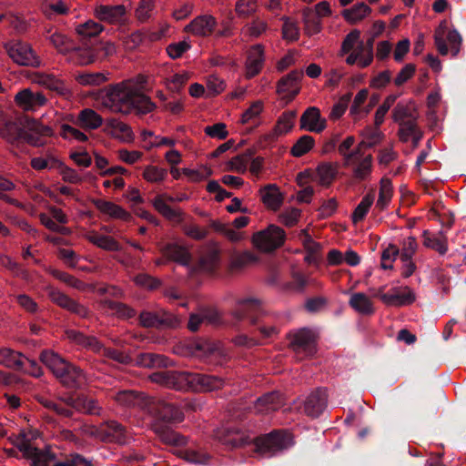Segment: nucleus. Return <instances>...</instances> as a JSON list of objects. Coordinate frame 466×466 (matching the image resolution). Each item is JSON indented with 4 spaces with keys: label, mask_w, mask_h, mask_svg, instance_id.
<instances>
[{
    "label": "nucleus",
    "mask_w": 466,
    "mask_h": 466,
    "mask_svg": "<svg viewBox=\"0 0 466 466\" xmlns=\"http://www.w3.org/2000/svg\"><path fill=\"white\" fill-rule=\"evenodd\" d=\"M368 96L369 91L367 89H361L356 94L353 103L350 108V114L355 121L362 118V106L366 102Z\"/></svg>",
    "instance_id": "4d7b16f0"
},
{
    "label": "nucleus",
    "mask_w": 466,
    "mask_h": 466,
    "mask_svg": "<svg viewBox=\"0 0 466 466\" xmlns=\"http://www.w3.org/2000/svg\"><path fill=\"white\" fill-rule=\"evenodd\" d=\"M65 402L72 409L91 415H98L101 411V407L96 400L84 395L68 397L65 400Z\"/></svg>",
    "instance_id": "bb28decb"
},
{
    "label": "nucleus",
    "mask_w": 466,
    "mask_h": 466,
    "mask_svg": "<svg viewBox=\"0 0 466 466\" xmlns=\"http://www.w3.org/2000/svg\"><path fill=\"white\" fill-rule=\"evenodd\" d=\"M5 48L9 56L18 65L34 67L41 65L39 57L27 43L13 41L7 44Z\"/></svg>",
    "instance_id": "ddd939ff"
},
{
    "label": "nucleus",
    "mask_w": 466,
    "mask_h": 466,
    "mask_svg": "<svg viewBox=\"0 0 466 466\" xmlns=\"http://www.w3.org/2000/svg\"><path fill=\"white\" fill-rule=\"evenodd\" d=\"M258 9V0H237L235 13L238 18H248L253 16Z\"/></svg>",
    "instance_id": "de8ad7c7"
},
{
    "label": "nucleus",
    "mask_w": 466,
    "mask_h": 466,
    "mask_svg": "<svg viewBox=\"0 0 466 466\" xmlns=\"http://www.w3.org/2000/svg\"><path fill=\"white\" fill-rule=\"evenodd\" d=\"M263 111V103L259 100L255 101L250 106L245 110L241 116V123L248 124L254 123Z\"/></svg>",
    "instance_id": "69168bd1"
},
{
    "label": "nucleus",
    "mask_w": 466,
    "mask_h": 466,
    "mask_svg": "<svg viewBox=\"0 0 466 466\" xmlns=\"http://www.w3.org/2000/svg\"><path fill=\"white\" fill-rule=\"evenodd\" d=\"M139 321L146 328L174 326L178 323V320L172 314L165 310L159 312L142 311L139 315Z\"/></svg>",
    "instance_id": "4be33fe9"
},
{
    "label": "nucleus",
    "mask_w": 466,
    "mask_h": 466,
    "mask_svg": "<svg viewBox=\"0 0 466 466\" xmlns=\"http://www.w3.org/2000/svg\"><path fill=\"white\" fill-rule=\"evenodd\" d=\"M114 400L121 406L131 407L145 404L146 399L134 390H121L114 396ZM145 405H143V408Z\"/></svg>",
    "instance_id": "a18cd8bd"
},
{
    "label": "nucleus",
    "mask_w": 466,
    "mask_h": 466,
    "mask_svg": "<svg viewBox=\"0 0 466 466\" xmlns=\"http://www.w3.org/2000/svg\"><path fill=\"white\" fill-rule=\"evenodd\" d=\"M360 136L362 140L357 147L364 149L366 147H372L379 144L382 138V133L380 131L379 127H366L361 132Z\"/></svg>",
    "instance_id": "c03bdc74"
},
{
    "label": "nucleus",
    "mask_w": 466,
    "mask_h": 466,
    "mask_svg": "<svg viewBox=\"0 0 466 466\" xmlns=\"http://www.w3.org/2000/svg\"><path fill=\"white\" fill-rule=\"evenodd\" d=\"M286 238L285 231L276 226L269 225L267 228L256 232L252 236V244L256 248L264 253H269L280 248Z\"/></svg>",
    "instance_id": "9d476101"
},
{
    "label": "nucleus",
    "mask_w": 466,
    "mask_h": 466,
    "mask_svg": "<svg viewBox=\"0 0 466 466\" xmlns=\"http://www.w3.org/2000/svg\"><path fill=\"white\" fill-rule=\"evenodd\" d=\"M49 40L55 48L60 53H69L73 48V44L69 38L60 32L55 31L49 36Z\"/></svg>",
    "instance_id": "e2e57ef3"
},
{
    "label": "nucleus",
    "mask_w": 466,
    "mask_h": 466,
    "mask_svg": "<svg viewBox=\"0 0 466 466\" xmlns=\"http://www.w3.org/2000/svg\"><path fill=\"white\" fill-rule=\"evenodd\" d=\"M47 296L58 307L83 319L89 317L90 311L85 305L71 299L59 289L48 288Z\"/></svg>",
    "instance_id": "dca6fc26"
},
{
    "label": "nucleus",
    "mask_w": 466,
    "mask_h": 466,
    "mask_svg": "<svg viewBox=\"0 0 466 466\" xmlns=\"http://www.w3.org/2000/svg\"><path fill=\"white\" fill-rule=\"evenodd\" d=\"M260 197L264 205L272 210H278L283 202V197L276 185L270 184L260 189Z\"/></svg>",
    "instance_id": "c9c22d12"
},
{
    "label": "nucleus",
    "mask_w": 466,
    "mask_h": 466,
    "mask_svg": "<svg viewBox=\"0 0 466 466\" xmlns=\"http://www.w3.org/2000/svg\"><path fill=\"white\" fill-rule=\"evenodd\" d=\"M327 390L319 389L308 396L304 402V412L310 417H318L327 406Z\"/></svg>",
    "instance_id": "b1692460"
},
{
    "label": "nucleus",
    "mask_w": 466,
    "mask_h": 466,
    "mask_svg": "<svg viewBox=\"0 0 466 466\" xmlns=\"http://www.w3.org/2000/svg\"><path fill=\"white\" fill-rule=\"evenodd\" d=\"M289 346L297 354L305 356L312 355L315 352L316 335L307 328L293 330L289 335Z\"/></svg>",
    "instance_id": "4468645a"
},
{
    "label": "nucleus",
    "mask_w": 466,
    "mask_h": 466,
    "mask_svg": "<svg viewBox=\"0 0 466 466\" xmlns=\"http://www.w3.org/2000/svg\"><path fill=\"white\" fill-rule=\"evenodd\" d=\"M86 238L98 248L108 251H118L121 249L119 243L112 237L100 235L96 232H91L86 236Z\"/></svg>",
    "instance_id": "a19ab883"
},
{
    "label": "nucleus",
    "mask_w": 466,
    "mask_h": 466,
    "mask_svg": "<svg viewBox=\"0 0 466 466\" xmlns=\"http://www.w3.org/2000/svg\"><path fill=\"white\" fill-rule=\"evenodd\" d=\"M283 405V400L278 392H269L258 398L254 404L257 413L268 414L279 410Z\"/></svg>",
    "instance_id": "c85d7f7f"
},
{
    "label": "nucleus",
    "mask_w": 466,
    "mask_h": 466,
    "mask_svg": "<svg viewBox=\"0 0 466 466\" xmlns=\"http://www.w3.org/2000/svg\"><path fill=\"white\" fill-rule=\"evenodd\" d=\"M104 29V26L93 20H88L83 24H80L76 26V33L85 37L91 38L99 35Z\"/></svg>",
    "instance_id": "864d4df0"
},
{
    "label": "nucleus",
    "mask_w": 466,
    "mask_h": 466,
    "mask_svg": "<svg viewBox=\"0 0 466 466\" xmlns=\"http://www.w3.org/2000/svg\"><path fill=\"white\" fill-rule=\"evenodd\" d=\"M96 431L97 436L104 441L125 444L130 440L129 433L125 427L115 420L102 424Z\"/></svg>",
    "instance_id": "f3484780"
},
{
    "label": "nucleus",
    "mask_w": 466,
    "mask_h": 466,
    "mask_svg": "<svg viewBox=\"0 0 466 466\" xmlns=\"http://www.w3.org/2000/svg\"><path fill=\"white\" fill-rule=\"evenodd\" d=\"M155 7L154 0H139L136 8L135 15L138 21L144 23L151 16V12Z\"/></svg>",
    "instance_id": "338daca9"
},
{
    "label": "nucleus",
    "mask_w": 466,
    "mask_h": 466,
    "mask_svg": "<svg viewBox=\"0 0 466 466\" xmlns=\"http://www.w3.org/2000/svg\"><path fill=\"white\" fill-rule=\"evenodd\" d=\"M373 202L374 195L372 193H369L362 198L361 201L356 207L351 216L354 224H357L364 219Z\"/></svg>",
    "instance_id": "603ef678"
},
{
    "label": "nucleus",
    "mask_w": 466,
    "mask_h": 466,
    "mask_svg": "<svg viewBox=\"0 0 466 466\" xmlns=\"http://www.w3.org/2000/svg\"><path fill=\"white\" fill-rule=\"evenodd\" d=\"M349 54L346 63L350 66L357 64L360 68L368 67L373 61L374 55L368 58V50L360 38V31L354 29L343 39L340 47V56Z\"/></svg>",
    "instance_id": "423d86ee"
},
{
    "label": "nucleus",
    "mask_w": 466,
    "mask_h": 466,
    "mask_svg": "<svg viewBox=\"0 0 466 466\" xmlns=\"http://www.w3.org/2000/svg\"><path fill=\"white\" fill-rule=\"evenodd\" d=\"M371 294V292L370 291ZM371 295L368 296L363 292H354L350 295L349 304L358 313L362 315H372L375 312Z\"/></svg>",
    "instance_id": "473e14b6"
},
{
    "label": "nucleus",
    "mask_w": 466,
    "mask_h": 466,
    "mask_svg": "<svg viewBox=\"0 0 466 466\" xmlns=\"http://www.w3.org/2000/svg\"><path fill=\"white\" fill-rule=\"evenodd\" d=\"M434 43L441 56L451 53L455 57L460 53L462 37L457 30L448 29L447 22L442 21L434 32Z\"/></svg>",
    "instance_id": "6e6552de"
},
{
    "label": "nucleus",
    "mask_w": 466,
    "mask_h": 466,
    "mask_svg": "<svg viewBox=\"0 0 466 466\" xmlns=\"http://www.w3.org/2000/svg\"><path fill=\"white\" fill-rule=\"evenodd\" d=\"M66 339L87 350L96 354L102 355L105 346L94 336H86L76 329H67L66 331Z\"/></svg>",
    "instance_id": "412c9836"
},
{
    "label": "nucleus",
    "mask_w": 466,
    "mask_h": 466,
    "mask_svg": "<svg viewBox=\"0 0 466 466\" xmlns=\"http://www.w3.org/2000/svg\"><path fill=\"white\" fill-rule=\"evenodd\" d=\"M217 26V19L211 15H202L195 17L186 25L185 31L196 36H208Z\"/></svg>",
    "instance_id": "aec40b11"
},
{
    "label": "nucleus",
    "mask_w": 466,
    "mask_h": 466,
    "mask_svg": "<svg viewBox=\"0 0 466 466\" xmlns=\"http://www.w3.org/2000/svg\"><path fill=\"white\" fill-rule=\"evenodd\" d=\"M137 363L145 368L167 367L169 360L163 355L155 353H141L137 358Z\"/></svg>",
    "instance_id": "37998d69"
},
{
    "label": "nucleus",
    "mask_w": 466,
    "mask_h": 466,
    "mask_svg": "<svg viewBox=\"0 0 466 466\" xmlns=\"http://www.w3.org/2000/svg\"><path fill=\"white\" fill-rule=\"evenodd\" d=\"M70 59L79 65H88L94 61L95 56L90 48H76L73 46L70 50Z\"/></svg>",
    "instance_id": "6e6d98bb"
},
{
    "label": "nucleus",
    "mask_w": 466,
    "mask_h": 466,
    "mask_svg": "<svg viewBox=\"0 0 466 466\" xmlns=\"http://www.w3.org/2000/svg\"><path fill=\"white\" fill-rule=\"evenodd\" d=\"M262 305V301L254 297L244 298L238 300L237 303V313L238 318H242L243 315L248 310L258 309Z\"/></svg>",
    "instance_id": "0e129e2a"
},
{
    "label": "nucleus",
    "mask_w": 466,
    "mask_h": 466,
    "mask_svg": "<svg viewBox=\"0 0 466 466\" xmlns=\"http://www.w3.org/2000/svg\"><path fill=\"white\" fill-rule=\"evenodd\" d=\"M371 8L364 3H360L342 11V16L351 25L357 24L370 15Z\"/></svg>",
    "instance_id": "ea45409f"
},
{
    "label": "nucleus",
    "mask_w": 466,
    "mask_h": 466,
    "mask_svg": "<svg viewBox=\"0 0 466 466\" xmlns=\"http://www.w3.org/2000/svg\"><path fill=\"white\" fill-rule=\"evenodd\" d=\"M126 7L123 5H98L95 9V15L100 21L108 24H119L126 15Z\"/></svg>",
    "instance_id": "393cba45"
},
{
    "label": "nucleus",
    "mask_w": 466,
    "mask_h": 466,
    "mask_svg": "<svg viewBox=\"0 0 466 466\" xmlns=\"http://www.w3.org/2000/svg\"><path fill=\"white\" fill-rule=\"evenodd\" d=\"M95 207L103 214L107 215L113 218L122 219L128 221L131 218L130 213L125 210L122 207L105 199L93 200Z\"/></svg>",
    "instance_id": "7c9ffc66"
},
{
    "label": "nucleus",
    "mask_w": 466,
    "mask_h": 466,
    "mask_svg": "<svg viewBox=\"0 0 466 466\" xmlns=\"http://www.w3.org/2000/svg\"><path fill=\"white\" fill-rule=\"evenodd\" d=\"M103 118L95 110L85 108L81 110L75 122L76 126L84 129L95 130L101 127Z\"/></svg>",
    "instance_id": "f704fd0d"
},
{
    "label": "nucleus",
    "mask_w": 466,
    "mask_h": 466,
    "mask_svg": "<svg viewBox=\"0 0 466 466\" xmlns=\"http://www.w3.org/2000/svg\"><path fill=\"white\" fill-rule=\"evenodd\" d=\"M190 75L186 71L174 74L166 78L165 84L172 92H178L184 85L189 80Z\"/></svg>",
    "instance_id": "052dcab7"
},
{
    "label": "nucleus",
    "mask_w": 466,
    "mask_h": 466,
    "mask_svg": "<svg viewBox=\"0 0 466 466\" xmlns=\"http://www.w3.org/2000/svg\"><path fill=\"white\" fill-rule=\"evenodd\" d=\"M163 255L177 263L187 265L189 262L190 255L187 249L177 244H167L162 248Z\"/></svg>",
    "instance_id": "58836bf2"
},
{
    "label": "nucleus",
    "mask_w": 466,
    "mask_h": 466,
    "mask_svg": "<svg viewBox=\"0 0 466 466\" xmlns=\"http://www.w3.org/2000/svg\"><path fill=\"white\" fill-rule=\"evenodd\" d=\"M101 103L111 112L126 115L132 111L147 114L156 107L148 96L136 93L131 82H121L111 86L102 96Z\"/></svg>",
    "instance_id": "f03ea898"
},
{
    "label": "nucleus",
    "mask_w": 466,
    "mask_h": 466,
    "mask_svg": "<svg viewBox=\"0 0 466 466\" xmlns=\"http://www.w3.org/2000/svg\"><path fill=\"white\" fill-rule=\"evenodd\" d=\"M264 63V48L261 45L253 46L248 53L246 61V76L248 78L254 77L262 69Z\"/></svg>",
    "instance_id": "a878e982"
},
{
    "label": "nucleus",
    "mask_w": 466,
    "mask_h": 466,
    "mask_svg": "<svg viewBox=\"0 0 466 466\" xmlns=\"http://www.w3.org/2000/svg\"><path fill=\"white\" fill-rule=\"evenodd\" d=\"M339 165L337 162H321L314 170H305L297 176V180L300 185L307 183L309 180L318 185L328 187L337 178Z\"/></svg>",
    "instance_id": "1a4fd4ad"
},
{
    "label": "nucleus",
    "mask_w": 466,
    "mask_h": 466,
    "mask_svg": "<svg viewBox=\"0 0 466 466\" xmlns=\"http://www.w3.org/2000/svg\"><path fill=\"white\" fill-rule=\"evenodd\" d=\"M15 104L24 111H36L47 103V98L40 92L25 88L15 96Z\"/></svg>",
    "instance_id": "a211bd4d"
},
{
    "label": "nucleus",
    "mask_w": 466,
    "mask_h": 466,
    "mask_svg": "<svg viewBox=\"0 0 466 466\" xmlns=\"http://www.w3.org/2000/svg\"><path fill=\"white\" fill-rule=\"evenodd\" d=\"M15 446L22 452L25 459L31 461V466H49L54 461V457L47 451H43L34 447L25 434H19L15 441ZM53 466H93L91 462L83 457L76 455L64 462H57Z\"/></svg>",
    "instance_id": "39448f33"
},
{
    "label": "nucleus",
    "mask_w": 466,
    "mask_h": 466,
    "mask_svg": "<svg viewBox=\"0 0 466 466\" xmlns=\"http://www.w3.org/2000/svg\"><path fill=\"white\" fill-rule=\"evenodd\" d=\"M176 202V197L166 193L158 194L152 199L154 208L166 219L175 224H180L184 220L185 213L179 208H173L169 204Z\"/></svg>",
    "instance_id": "2eb2a0df"
},
{
    "label": "nucleus",
    "mask_w": 466,
    "mask_h": 466,
    "mask_svg": "<svg viewBox=\"0 0 466 466\" xmlns=\"http://www.w3.org/2000/svg\"><path fill=\"white\" fill-rule=\"evenodd\" d=\"M342 166L351 171L352 177L357 181H365L371 176L373 170V157L364 149L356 147L351 156H346Z\"/></svg>",
    "instance_id": "0eeeda50"
},
{
    "label": "nucleus",
    "mask_w": 466,
    "mask_h": 466,
    "mask_svg": "<svg viewBox=\"0 0 466 466\" xmlns=\"http://www.w3.org/2000/svg\"><path fill=\"white\" fill-rule=\"evenodd\" d=\"M31 80L33 83L56 91L58 94H64L66 91L64 82L51 74L35 72L31 76Z\"/></svg>",
    "instance_id": "c756f323"
},
{
    "label": "nucleus",
    "mask_w": 466,
    "mask_h": 466,
    "mask_svg": "<svg viewBox=\"0 0 466 466\" xmlns=\"http://www.w3.org/2000/svg\"><path fill=\"white\" fill-rule=\"evenodd\" d=\"M220 320L218 312L215 309H201L198 313L191 314L187 327L191 331H197L200 325L216 324Z\"/></svg>",
    "instance_id": "2f4dec72"
},
{
    "label": "nucleus",
    "mask_w": 466,
    "mask_h": 466,
    "mask_svg": "<svg viewBox=\"0 0 466 466\" xmlns=\"http://www.w3.org/2000/svg\"><path fill=\"white\" fill-rule=\"evenodd\" d=\"M303 76L301 71H292L286 76L282 77L278 84L277 91L279 94L289 93L291 98L295 97L299 93V82Z\"/></svg>",
    "instance_id": "72a5a7b5"
},
{
    "label": "nucleus",
    "mask_w": 466,
    "mask_h": 466,
    "mask_svg": "<svg viewBox=\"0 0 466 466\" xmlns=\"http://www.w3.org/2000/svg\"><path fill=\"white\" fill-rule=\"evenodd\" d=\"M297 118L296 110L284 111L278 118L276 125L272 130L267 134V139L270 141L277 140L279 137H282L292 130Z\"/></svg>",
    "instance_id": "5701e85b"
},
{
    "label": "nucleus",
    "mask_w": 466,
    "mask_h": 466,
    "mask_svg": "<svg viewBox=\"0 0 466 466\" xmlns=\"http://www.w3.org/2000/svg\"><path fill=\"white\" fill-rule=\"evenodd\" d=\"M76 80L84 86H99L107 80L106 76L100 72H86L77 75Z\"/></svg>",
    "instance_id": "680f3d73"
},
{
    "label": "nucleus",
    "mask_w": 466,
    "mask_h": 466,
    "mask_svg": "<svg viewBox=\"0 0 466 466\" xmlns=\"http://www.w3.org/2000/svg\"><path fill=\"white\" fill-rule=\"evenodd\" d=\"M392 117L395 122L402 123L407 120L417 119V113L414 105L411 103H399L392 111Z\"/></svg>",
    "instance_id": "49530a36"
},
{
    "label": "nucleus",
    "mask_w": 466,
    "mask_h": 466,
    "mask_svg": "<svg viewBox=\"0 0 466 466\" xmlns=\"http://www.w3.org/2000/svg\"><path fill=\"white\" fill-rule=\"evenodd\" d=\"M150 378L152 381L163 384L166 387L178 390H183L184 371L163 370L153 373Z\"/></svg>",
    "instance_id": "cd10ccee"
},
{
    "label": "nucleus",
    "mask_w": 466,
    "mask_h": 466,
    "mask_svg": "<svg viewBox=\"0 0 466 466\" xmlns=\"http://www.w3.org/2000/svg\"><path fill=\"white\" fill-rule=\"evenodd\" d=\"M385 286L378 289H370L372 298H379L386 306L401 307L410 305L415 300L413 291L408 287L393 288L389 292H384Z\"/></svg>",
    "instance_id": "f8f14e48"
},
{
    "label": "nucleus",
    "mask_w": 466,
    "mask_h": 466,
    "mask_svg": "<svg viewBox=\"0 0 466 466\" xmlns=\"http://www.w3.org/2000/svg\"><path fill=\"white\" fill-rule=\"evenodd\" d=\"M155 418L151 425L153 431L166 443L185 445L187 439L162 423H177L184 420L181 408L177 405L154 398L147 399L144 407Z\"/></svg>",
    "instance_id": "f257e3e1"
},
{
    "label": "nucleus",
    "mask_w": 466,
    "mask_h": 466,
    "mask_svg": "<svg viewBox=\"0 0 466 466\" xmlns=\"http://www.w3.org/2000/svg\"><path fill=\"white\" fill-rule=\"evenodd\" d=\"M50 273L57 279L63 281L69 287H72L77 290L84 291L87 288V285L81 281L80 279L75 278L72 275H69L66 272L57 270V269H50Z\"/></svg>",
    "instance_id": "13d9d810"
},
{
    "label": "nucleus",
    "mask_w": 466,
    "mask_h": 466,
    "mask_svg": "<svg viewBox=\"0 0 466 466\" xmlns=\"http://www.w3.org/2000/svg\"><path fill=\"white\" fill-rule=\"evenodd\" d=\"M142 176L149 183H159L167 178V171L165 168L148 165L145 167Z\"/></svg>",
    "instance_id": "5fc2aeb1"
},
{
    "label": "nucleus",
    "mask_w": 466,
    "mask_h": 466,
    "mask_svg": "<svg viewBox=\"0 0 466 466\" xmlns=\"http://www.w3.org/2000/svg\"><path fill=\"white\" fill-rule=\"evenodd\" d=\"M32 168L40 171L44 169H56L61 167V160L53 155L33 157L30 161Z\"/></svg>",
    "instance_id": "8fccbe9b"
},
{
    "label": "nucleus",
    "mask_w": 466,
    "mask_h": 466,
    "mask_svg": "<svg viewBox=\"0 0 466 466\" xmlns=\"http://www.w3.org/2000/svg\"><path fill=\"white\" fill-rule=\"evenodd\" d=\"M315 145V139L309 135L300 137L292 146L290 153L293 157H300L309 152Z\"/></svg>",
    "instance_id": "3c124183"
},
{
    "label": "nucleus",
    "mask_w": 466,
    "mask_h": 466,
    "mask_svg": "<svg viewBox=\"0 0 466 466\" xmlns=\"http://www.w3.org/2000/svg\"><path fill=\"white\" fill-rule=\"evenodd\" d=\"M180 456L185 461L197 464L208 463L209 460V456L206 452L192 449L180 451Z\"/></svg>",
    "instance_id": "774afa93"
},
{
    "label": "nucleus",
    "mask_w": 466,
    "mask_h": 466,
    "mask_svg": "<svg viewBox=\"0 0 466 466\" xmlns=\"http://www.w3.org/2000/svg\"><path fill=\"white\" fill-rule=\"evenodd\" d=\"M300 129L320 133L327 127V121L321 116L320 110L316 106L308 107L299 119Z\"/></svg>",
    "instance_id": "6ab92c4d"
},
{
    "label": "nucleus",
    "mask_w": 466,
    "mask_h": 466,
    "mask_svg": "<svg viewBox=\"0 0 466 466\" xmlns=\"http://www.w3.org/2000/svg\"><path fill=\"white\" fill-rule=\"evenodd\" d=\"M423 245L426 248L437 251L441 255H444L448 250V240L442 232L432 234L428 230L423 231Z\"/></svg>",
    "instance_id": "e433bc0d"
},
{
    "label": "nucleus",
    "mask_w": 466,
    "mask_h": 466,
    "mask_svg": "<svg viewBox=\"0 0 466 466\" xmlns=\"http://www.w3.org/2000/svg\"><path fill=\"white\" fill-rule=\"evenodd\" d=\"M25 357L9 348H0V365L9 369L22 370Z\"/></svg>",
    "instance_id": "4c0bfd02"
},
{
    "label": "nucleus",
    "mask_w": 466,
    "mask_h": 466,
    "mask_svg": "<svg viewBox=\"0 0 466 466\" xmlns=\"http://www.w3.org/2000/svg\"><path fill=\"white\" fill-rule=\"evenodd\" d=\"M268 23L266 20L256 17L244 27L245 33L253 38H258L268 30Z\"/></svg>",
    "instance_id": "bf43d9fd"
},
{
    "label": "nucleus",
    "mask_w": 466,
    "mask_h": 466,
    "mask_svg": "<svg viewBox=\"0 0 466 466\" xmlns=\"http://www.w3.org/2000/svg\"><path fill=\"white\" fill-rule=\"evenodd\" d=\"M393 187L390 179L382 177L380 182L379 198L376 202V208L384 210L391 201Z\"/></svg>",
    "instance_id": "79ce46f5"
},
{
    "label": "nucleus",
    "mask_w": 466,
    "mask_h": 466,
    "mask_svg": "<svg viewBox=\"0 0 466 466\" xmlns=\"http://www.w3.org/2000/svg\"><path fill=\"white\" fill-rule=\"evenodd\" d=\"M224 383V380L218 376L184 371L182 390L213 391L221 389Z\"/></svg>",
    "instance_id": "9b49d317"
},
{
    "label": "nucleus",
    "mask_w": 466,
    "mask_h": 466,
    "mask_svg": "<svg viewBox=\"0 0 466 466\" xmlns=\"http://www.w3.org/2000/svg\"><path fill=\"white\" fill-rule=\"evenodd\" d=\"M258 258L249 251L235 253L230 258L231 270H241L246 267L257 262Z\"/></svg>",
    "instance_id": "09e8293b"
},
{
    "label": "nucleus",
    "mask_w": 466,
    "mask_h": 466,
    "mask_svg": "<svg viewBox=\"0 0 466 466\" xmlns=\"http://www.w3.org/2000/svg\"><path fill=\"white\" fill-rule=\"evenodd\" d=\"M40 360L67 387L78 388L86 381L82 370L69 363L53 350H43L40 354Z\"/></svg>",
    "instance_id": "20e7f679"
},
{
    "label": "nucleus",
    "mask_w": 466,
    "mask_h": 466,
    "mask_svg": "<svg viewBox=\"0 0 466 466\" xmlns=\"http://www.w3.org/2000/svg\"><path fill=\"white\" fill-rule=\"evenodd\" d=\"M252 441L255 444V451L268 457H271L293 444L290 434L282 431H273L255 439H251L243 432H238L231 441L234 446H242Z\"/></svg>",
    "instance_id": "7ed1b4c3"
}]
</instances>
